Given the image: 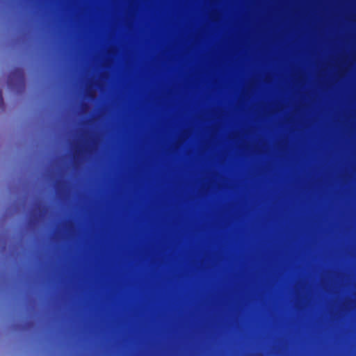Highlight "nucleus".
Listing matches in <instances>:
<instances>
[{
  "label": "nucleus",
  "mask_w": 356,
  "mask_h": 356,
  "mask_svg": "<svg viewBox=\"0 0 356 356\" xmlns=\"http://www.w3.org/2000/svg\"><path fill=\"white\" fill-rule=\"evenodd\" d=\"M13 78H16L20 82H24V74L23 70L21 68L14 69L8 76V81H11Z\"/></svg>",
  "instance_id": "obj_1"
},
{
  "label": "nucleus",
  "mask_w": 356,
  "mask_h": 356,
  "mask_svg": "<svg viewBox=\"0 0 356 356\" xmlns=\"http://www.w3.org/2000/svg\"><path fill=\"white\" fill-rule=\"evenodd\" d=\"M3 92H2V90L0 89V106H3Z\"/></svg>",
  "instance_id": "obj_2"
},
{
  "label": "nucleus",
  "mask_w": 356,
  "mask_h": 356,
  "mask_svg": "<svg viewBox=\"0 0 356 356\" xmlns=\"http://www.w3.org/2000/svg\"><path fill=\"white\" fill-rule=\"evenodd\" d=\"M79 153V149H75L74 151V155H76Z\"/></svg>",
  "instance_id": "obj_3"
}]
</instances>
